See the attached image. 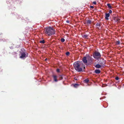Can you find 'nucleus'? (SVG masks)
Wrapping results in <instances>:
<instances>
[{"mask_svg":"<svg viewBox=\"0 0 124 124\" xmlns=\"http://www.w3.org/2000/svg\"><path fill=\"white\" fill-rule=\"evenodd\" d=\"M113 19L115 22L117 23L119 22L120 21V19L116 17H113Z\"/></svg>","mask_w":124,"mask_h":124,"instance_id":"obj_6","label":"nucleus"},{"mask_svg":"<svg viewBox=\"0 0 124 124\" xmlns=\"http://www.w3.org/2000/svg\"><path fill=\"white\" fill-rule=\"evenodd\" d=\"M101 55L100 53L95 51L93 54V58L96 60H98L101 57Z\"/></svg>","mask_w":124,"mask_h":124,"instance_id":"obj_4","label":"nucleus"},{"mask_svg":"<svg viewBox=\"0 0 124 124\" xmlns=\"http://www.w3.org/2000/svg\"><path fill=\"white\" fill-rule=\"evenodd\" d=\"M93 58L88 54H86V57H84L82 59L84 63L87 65L88 62V63H91L93 60Z\"/></svg>","mask_w":124,"mask_h":124,"instance_id":"obj_3","label":"nucleus"},{"mask_svg":"<svg viewBox=\"0 0 124 124\" xmlns=\"http://www.w3.org/2000/svg\"><path fill=\"white\" fill-rule=\"evenodd\" d=\"M66 22L68 23H70V21L69 20H67L66 21Z\"/></svg>","mask_w":124,"mask_h":124,"instance_id":"obj_28","label":"nucleus"},{"mask_svg":"<svg viewBox=\"0 0 124 124\" xmlns=\"http://www.w3.org/2000/svg\"><path fill=\"white\" fill-rule=\"evenodd\" d=\"M53 77L54 78V81L56 82L58 81V80L57 79V76L55 75H53Z\"/></svg>","mask_w":124,"mask_h":124,"instance_id":"obj_9","label":"nucleus"},{"mask_svg":"<svg viewBox=\"0 0 124 124\" xmlns=\"http://www.w3.org/2000/svg\"><path fill=\"white\" fill-rule=\"evenodd\" d=\"M115 79L116 80H118L119 79V78L118 77H116L115 78Z\"/></svg>","mask_w":124,"mask_h":124,"instance_id":"obj_25","label":"nucleus"},{"mask_svg":"<svg viewBox=\"0 0 124 124\" xmlns=\"http://www.w3.org/2000/svg\"><path fill=\"white\" fill-rule=\"evenodd\" d=\"M95 67L97 68H100L101 67V65L99 64H96L94 65Z\"/></svg>","mask_w":124,"mask_h":124,"instance_id":"obj_13","label":"nucleus"},{"mask_svg":"<svg viewBox=\"0 0 124 124\" xmlns=\"http://www.w3.org/2000/svg\"><path fill=\"white\" fill-rule=\"evenodd\" d=\"M47 60V59L46 58L45 59V61H46V60Z\"/></svg>","mask_w":124,"mask_h":124,"instance_id":"obj_30","label":"nucleus"},{"mask_svg":"<svg viewBox=\"0 0 124 124\" xmlns=\"http://www.w3.org/2000/svg\"><path fill=\"white\" fill-rule=\"evenodd\" d=\"M59 78L60 79V80H62L63 79V78L62 77V75H60L59 76Z\"/></svg>","mask_w":124,"mask_h":124,"instance_id":"obj_18","label":"nucleus"},{"mask_svg":"<svg viewBox=\"0 0 124 124\" xmlns=\"http://www.w3.org/2000/svg\"><path fill=\"white\" fill-rule=\"evenodd\" d=\"M103 61L102 62L101 61H99V63L100 64L101 66H102L103 65H104L105 64V62L104 61V60L103 59L102 60Z\"/></svg>","mask_w":124,"mask_h":124,"instance_id":"obj_10","label":"nucleus"},{"mask_svg":"<svg viewBox=\"0 0 124 124\" xmlns=\"http://www.w3.org/2000/svg\"><path fill=\"white\" fill-rule=\"evenodd\" d=\"M112 10H110L109 11V13H109V14H111L112 13Z\"/></svg>","mask_w":124,"mask_h":124,"instance_id":"obj_23","label":"nucleus"},{"mask_svg":"<svg viewBox=\"0 0 124 124\" xmlns=\"http://www.w3.org/2000/svg\"><path fill=\"white\" fill-rule=\"evenodd\" d=\"M61 40L62 42H63L65 40L64 39L62 38L61 39Z\"/></svg>","mask_w":124,"mask_h":124,"instance_id":"obj_20","label":"nucleus"},{"mask_svg":"<svg viewBox=\"0 0 124 124\" xmlns=\"http://www.w3.org/2000/svg\"><path fill=\"white\" fill-rule=\"evenodd\" d=\"M40 43H42V44H44L45 43V40H42L40 41Z\"/></svg>","mask_w":124,"mask_h":124,"instance_id":"obj_16","label":"nucleus"},{"mask_svg":"<svg viewBox=\"0 0 124 124\" xmlns=\"http://www.w3.org/2000/svg\"><path fill=\"white\" fill-rule=\"evenodd\" d=\"M120 43V42L119 41H117V42L116 43V44H119Z\"/></svg>","mask_w":124,"mask_h":124,"instance_id":"obj_24","label":"nucleus"},{"mask_svg":"<svg viewBox=\"0 0 124 124\" xmlns=\"http://www.w3.org/2000/svg\"><path fill=\"white\" fill-rule=\"evenodd\" d=\"M90 8H94V7L93 6H90Z\"/></svg>","mask_w":124,"mask_h":124,"instance_id":"obj_27","label":"nucleus"},{"mask_svg":"<svg viewBox=\"0 0 124 124\" xmlns=\"http://www.w3.org/2000/svg\"><path fill=\"white\" fill-rule=\"evenodd\" d=\"M88 36V35L84 34L83 35L82 37L83 38H87Z\"/></svg>","mask_w":124,"mask_h":124,"instance_id":"obj_15","label":"nucleus"},{"mask_svg":"<svg viewBox=\"0 0 124 124\" xmlns=\"http://www.w3.org/2000/svg\"><path fill=\"white\" fill-rule=\"evenodd\" d=\"M20 53L21 54V55L20 56V58H25L27 56L28 53L26 52H21Z\"/></svg>","mask_w":124,"mask_h":124,"instance_id":"obj_5","label":"nucleus"},{"mask_svg":"<svg viewBox=\"0 0 124 124\" xmlns=\"http://www.w3.org/2000/svg\"><path fill=\"white\" fill-rule=\"evenodd\" d=\"M110 14L109 13H106L105 14V19L106 20H108L109 19L108 17H109L110 16Z\"/></svg>","mask_w":124,"mask_h":124,"instance_id":"obj_8","label":"nucleus"},{"mask_svg":"<svg viewBox=\"0 0 124 124\" xmlns=\"http://www.w3.org/2000/svg\"><path fill=\"white\" fill-rule=\"evenodd\" d=\"M73 66L75 69L78 72L84 71L85 65L82 62H76L74 63Z\"/></svg>","mask_w":124,"mask_h":124,"instance_id":"obj_1","label":"nucleus"},{"mask_svg":"<svg viewBox=\"0 0 124 124\" xmlns=\"http://www.w3.org/2000/svg\"><path fill=\"white\" fill-rule=\"evenodd\" d=\"M94 72L97 74H99L101 73V71L99 70L96 69L94 70Z\"/></svg>","mask_w":124,"mask_h":124,"instance_id":"obj_12","label":"nucleus"},{"mask_svg":"<svg viewBox=\"0 0 124 124\" xmlns=\"http://www.w3.org/2000/svg\"><path fill=\"white\" fill-rule=\"evenodd\" d=\"M105 85V86H107V85L106 84Z\"/></svg>","mask_w":124,"mask_h":124,"instance_id":"obj_33","label":"nucleus"},{"mask_svg":"<svg viewBox=\"0 0 124 124\" xmlns=\"http://www.w3.org/2000/svg\"><path fill=\"white\" fill-rule=\"evenodd\" d=\"M93 4H94L95 5H96V1H94L93 2Z\"/></svg>","mask_w":124,"mask_h":124,"instance_id":"obj_26","label":"nucleus"},{"mask_svg":"<svg viewBox=\"0 0 124 124\" xmlns=\"http://www.w3.org/2000/svg\"><path fill=\"white\" fill-rule=\"evenodd\" d=\"M89 81V80L87 79H86L84 80V82L86 83H88Z\"/></svg>","mask_w":124,"mask_h":124,"instance_id":"obj_17","label":"nucleus"},{"mask_svg":"<svg viewBox=\"0 0 124 124\" xmlns=\"http://www.w3.org/2000/svg\"><path fill=\"white\" fill-rule=\"evenodd\" d=\"M101 24L100 23H97L96 25V27L98 29H99V28L100 27Z\"/></svg>","mask_w":124,"mask_h":124,"instance_id":"obj_7","label":"nucleus"},{"mask_svg":"<svg viewBox=\"0 0 124 124\" xmlns=\"http://www.w3.org/2000/svg\"><path fill=\"white\" fill-rule=\"evenodd\" d=\"M104 86H104V85H102V87H104Z\"/></svg>","mask_w":124,"mask_h":124,"instance_id":"obj_32","label":"nucleus"},{"mask_svg":"<svg viewBox=\"0 0 124 124\" xmlns=\"http://www.w3.org/2000/svg\"><path fill=\"white\" fill-rule=\"evenodd\" d=\"M107 6H108V8L109 9H111L112 8L111 6L109 3H108L107 4Z\"/></svg>","mask_w":124,"mask_h":124,"instance_id":"obj_14","label":"nucleus"},{"mask_svg":"<svg viewBox=\"0 0 124 124\" xmlns=\"http://www.w3.org/2000/svg\"><path fill=\"white\" fill-rule=\"evenodd\" d=\"M86 23L87 25H88L92 23V21L90 20H86Z\"/></svg>","mask_w":124,"mask_h":124,"instance_id":"obj_11","label":"nucleus"},{"mask_svg":"<svg viewBox=\"0 0 124 124\" xmlns=\"http://www.w3.org/2000/svg\"><path fill=\"white\" fill-rule=\"evenodd\" d=\"M2 40H3V41H4V40H5V39H2Z\"/></svg>","mask_w":124,"mask_h":124,"instance_id":"obj_31","label":"nucleus"},{"mask_svg":"<svg viewBox=\"0 0 124 124\" xmlns=\"http://www.w3.org/2000/svg\"><path fill=\"white\" fill-rule=\"evenodd\" d=\"M74 79L75 80H77V79L76 77L74 78Z\"/></svg>","mask_w":124,"mask_h":124,"instance_id":"obj_29","label":"nucleus"},{"mask_svg":"<svg viewBox=\"0 0 124 124\" xmlns=\"http://www.w3.org/2000/svg\"><path fill=\"white\" fill-rule=\"evenodd\" d=\"M78 85L77 84H75V85H74V87H77L78 86Z\"/></svg>","mask_w":124,"mask_h":124,"instance_id":"obj_21","label":"nucleus"},{"mask_svg":"<svg viewBox=\"0 0 124 124\" xmlns=\"http://www.w3.org/2000/svg\"><path fill=\"white\" fill-rule=\"evenodd\" d=\"M44 32L46 35L51 36L55 34V31L52 27L49 26L44 29Z\"/></svg>","mask_w":124,"mask_h":124,"instance_id":"obj_2","label":"nucleus"},{"mask_svg":"<svg viewBox=\"0 0 124 124\" xmlns=\"http://www.w3.org/2000/svg\"><path fill=\"white\" fill-rule=\"evenodd\" d=\"M66 55L68 56L70 54V53L69 52H67L66 53Z\"/></svg>","mask_w":124,"mask_h":124,"instance_id":"obj_19","label":"nucleus"},{"mask_svg":"<svg viewBox=\"0 0 124 124\" xmlns=\"http://www.w3.org/2000/svg\"><path fill=\"white\" fill-rule=\"evenodd\" d=\"M56 71L58 73H59L60 72V69H58L56 70Z\"/></svg>","mask_w":124,"mask_h":124,"instance_id":"obj_22","label":"nucleus"}]
</instances>
